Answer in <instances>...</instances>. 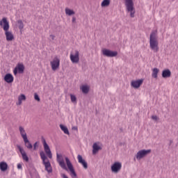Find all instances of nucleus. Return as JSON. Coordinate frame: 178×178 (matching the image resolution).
<instances>
[{"label":"nucleus","mask_w":178,"mask_h":178,"mask_svg":"<svg viewBox=\"0 0 178 178\" xmlns=\"http://www.w3.org/2000/svg\"><path fill=\"white\" fill-rule=\"evenodd\" d=\"M4 80L6 83H13V75H12L11 74H7L5 75L4 76Z\"/></svg>","instance_id":"obj_19"},{"label":"nucleus","mask_w":178,"mask_h":178,"mask_svg":"<svg viewBox=\"0 0 178 178\" xmlns=\"http://www.w3.org/2000/svg\"><path fill=\"white\" fill-rule=\"evenodd\" d=\"M102 52L104 56H107V58H115V56H118V51H113L108 49H103Z\"/></svg>","instance_id":"obj_9"},{"label":"nucleus","mask_w":178,"mask_h":178,"mask_svg":"<svg viewBox=\"0 0 178 178\" xmlns=\"http://www.w3.org/2000/svg\"><path fill=\"white\" fill-rule=\"evenodd\" d=\"M41 138H42V143L43 144L45 154L47 155L49 159H52V152H51L49 145H48V143H47V140H45V138H44V136H42Z\"/></svg>","instance_id":"obj_5"},{"label":"nucleus","mask_w":178,"mask_h":178,"mask_svg":"<svg viewBox=\"0 0 178 178\" xmlns=\"http://www.w3.org/2000/svg\"><path fill=\"white\" fill-rule=\"evenodd\" d=\"M109 5H111V0H103V1L101 3L102 8L109 6Z\"/></svg>","instance_id":"obj_29"},{"label":"nucleus","mask_w":178,"mask_h":178,"mask_svg":"<svg viewBox=\"0 0 178 178\" xmlns=\"http://www.w3.org/2000/svg\"><path fill=\"white\" fill-rule=\"evenodd\" d=\"M72 23H76V17H72Z\"/></svg>","instance_id":"obj_38"},{"label":"nucleus","mask_w":178,"mask_h":178,"mask_svg":"<svg viewBox=\"0 0 178 178\" xmlns=\"http://www.w3.org/2000/svg\"><path fill=\"white\" fill-rule=\"evenodd\" d=\"M17 168L20 170L23 169V166L22 165V163H18Z\"/></svg>","instance_id":"obj_33"},{"label":"nucleus","mask_w":178,"mask_h":178,"mask_svg":"<svg viewBox=\"0 0 178 178\" xmlns=\"http://www.w3.org/2000/svg\"><path fill=\"white\" fill-rule=\"evenodd\" d=\"M159 42H158V32L153 31L150 34L149 47L150 49L155 53L159 51Z\"/></svg>","instance_id":"obj_2"},{"label":"nucleus","mask_w":178,"mask_h":178,"mask_svg":"<svg viewBox=\"0 0 178 178\" xmlns=\"http://www.w3.org/2000/svg\"><path fill=\"white\" fill-rule=\"evenodd\" d=\"M0 170H1V172H6V170H8V163H6V162H0Z\"/></svg>","instance_id":"obj_21"},{"label":"nucleus","mask_w":178,"mask_h":178,"mask_svg":"<svg viewBox=\"0 0 178 178\" xmlns=\"http://www.w3.org/2000/svg\"><path fill=\"white\" fill-rule=\"evenodd\" d=\"M81 90L83 94H88V91H90V89L88 88V86L83 85L81 87Z\"/></svg>","instance_id":"obj_28"},{"label":"nucleus","mask_w":178,"mask_h":178,"mask_svg":"<svg viewBox=\"0 0 178 178\" xmlns=\"http://www.w3.org/2000/svg\"><path fill=\"white\" fill-rule=\"evenodd\" d=\"M17 148H18L20 154H22V159L25 161V162H29V156H27L26 151H24V149H23V147L19 145H17Z\"/></svg>","instance_id":"obj_15"},{"label":"nucleus","mask_w":178,"mask_h":178,"mask_svg":"<svg viewBox=\"0 0 178 178\" xmlns=\"http://www.w3.org/2000/svg\"><path fill=\"white\" fill-rule=\"evenodd\" d=\"M50 65L52 70L55 72V70H58V69H59V66L60 65V60L58 57H55L53 60L50 62Z\"/></svg>","instance_id":"obj_11"},{"label":"nucleus","mask_w":178,"mask_h":178,"mask_svg":"<svg viewBox=\"0 0 178 178\" xmlns=\"http://www.w3.org/2000/svg\"><path fill=\"white\" fill-rule=\"evenodd\" d=\"M148 154H151V149H142L140 150L136 155V158L138 161H140L143 158L147 156Z\"/></svg>","instance_id":"obj_10"},{"label":"nucleus","mask_w":178,"mask_h":178,"mask_svg":"<svg viewBox=\"0 0 178 178\" xmlns=\"http://www.w3.org/2000/svg\"><path fill=\"white\" fill-rule=\"evenodd\" d=\"M70 58L72 63H79V61L80 60L79 51L74 50V51H72Z\"/></svg>","instance_id":"obj_8"},{"label":"nucleus","mask_w":178,"mask_h":178,"mask_svg":"<svg viewBox=\"0 0 178 178\" xmlns=\"http://www.w3.org/2000/svg\"><path fill=\"white\" fill-rule=\"evenodd\" d=\"M0 26L5 33L6 41H13L15 40V36L13 35V33L9 31L10 26L8 18L3 17L2 19L0 20Z\"/></svg>","instance_id":"obj_1"},{"label":"nucleus","mask_w":178,"mask_h":178,"mask_svg":"<svg viewBox=\"0 0 178 178\" xmlns=\"http://www.w3.org/2000/svg\"><path fill=\"white\" fill-rule=\"evenodd\" d=\"M34 98H35V101H38V102H40V96H38V95L37 93H35Z\"/></svg>","instance_id":"obj_32"},{"label":"nucleus","mask_w":178,"mask_h":178,"mask_svg":"<svg viewBox=\"0 0 178 178\" xmlns=\"http://www.w3.org/2000/svg\"><path fill=\"white\" fill-rule=\"evenodd\" d=\"M38 142H35L33 145V149L35 150L37 149V147H38Z\"/></svg>","instance_id":"obj_34"},{"label":"nucleus","mask_w":178,"mask_h":178,"mask_svg":"<svg viewBox=\"0 0 178 178\" xmlns=\"http://www.w3.org/2000/svg\"><path fill=\"white\" fill-rule=\"evenodd\" d=\"M70 98H71V102H76V101L77 99L74 95H70Z\"/></svg>","instance_id":"obj_31"},{"label":"nucleus","mask_w":178,"mask_h":178,"mask_svg":"<svg viewBox=\"0 0 178 178\" xmlns=\"http://www.w3.org/2000/svg\"><path fill=\"white\" fill-rule=\"evenodd\" d=\"M72 130H77V127H73Z\"/></svg>","instance_id":"obj_40"},{"label":"nucleus","mask_w":178,"mask_h":178,"mask_svg":"<svg viewBox=\"0 0 178 178\" xmlns=\"http://www.w3.org/2000/svg\"><path fill=\"white\" fill-rule=\"evenodd\" d=\"M144 80L143 79H138L137 81H132L131 83V86L134 88H140V86L143 84Z\"/></svg>","instance_id":"obj_17"},{"label":"nucleus","mask_w":178,"mask_h":178,"mask_svg":"<svg viewBox=\"0 0 178 178\" xmlns=\"http://www.w3.org/2000/svg\"><path fill=\"white\" fill-rule=\"evenodd\" d=\"M158 73H159V69L154 68L152 74V77L154 79H158Z\"/></svg>","instance_id":"obj_25"},{"label":"nucleus","mask_w":178,"mask_h":178,"mask_svg":"<svg viewBox=\"0 0 178 178\" xmlns=\"http://www.w3.org/2000/svg\"><path fill=\"white\" fill-rule=\"evenodd\" d=\"M17 70H18V73L22 74L24 72V65L19 64L16 67Z\"/></svg>","instance_id":"obj_27"},{"label":"nucleus","mask_w":178,"mask_h":178,"mask_svg":"<svg viewBox=\"0 0 178 178\" xmlns=\"http://www.w3.org/2000/svg\"><path fill=\"white\" fill-rule=\"evenodd\" d=\"M49 37H50V38H51V40H55V35H50Z\"/></svg>","instance_id":"obj_37"},{"label":"nucleus","mask_w":178,"mask_h":178,"mask_svg":"<svg viewBox=\"0 0 178 178\" xmlns=\"http://www.w3.org/2000/svg\"><path fill=\"white\" fill-rule=\"evenodd\" d=\"M19 133L25 141H27V134H26V130H24V128L22 126L19 127Z\"/></svg>","instance_id":"obj_18"},{"label":"nucleus","mask_w":178,"mask_h":178,"mask_svg":"<svg viewBox=\"0 0 178 178\" xmlns=\"http://www.w3.org/2000/svg\"><path fill=\"white\" fill-rule=\"evenodd\" d=\"M127 12H129L131 17H134L136 10H134V2L133 0H124Z\"/></svg>","instance_id":"obj_4"},{"label":"nucleus","mask_w":178,"mask_h":178,"mask_svg":"<svg viewBox=\"0 0 178 178\" xmlns=\"http://www.w3.org/2000/svg\"><path fill=\"white\" fill-rule=\"evenodd\" d=\"M60 128L61 129L62 131H63L65 134H67V136H69L70 133H69V129H67V127L60 124Z\"/></svg>","instance_id":"obj_22"},{"label":"nucleus","mask_w":178,"mask_h":178,"mask_svg":"<svg viewBox=\"0 0 178 178\" xmlns=\"http://www.w3.org/2000/svg\"><path fill=\"white\" fill-rule=\"evenodd\" d=\"M170 76H172V72H170V70H164L162 72V77H163V79H168L169 77H170Z\"/></svg>","instance_id":"obj_20"},{"label":"nucleus","mask_w":178,"mask_h":178,"mask_svg":"<svg viewBox=\"0 0 178 178\" xmlns=\"http://www.w3.org/2000/svg\"><path fill=\"white\" fill-rule=\"evenodd\" d=\"M24 143L25 147H26L28 149H33V145H31V143H30V140H29L28 138H26V140H24Z\"/></svg>","instance_id":"obj_23"},{"label":"nucleus","mask_w":178,"mask_h":178,"mask_svg":"<svg viewBox=\"0 0 178 178\" xmlns=\"http://www.w3.org/2000/svg\"><path fill=\"white\" fill-rule=\"evenodd\" d=\"M65 162H66L67 166L70 172L71 177H72V178L77 177V174H76V171H74L73 165L72 164V162H70V160L69 159V158L65 157Z\"/></svg>","instance_id":"obj_7"},{"label":"nucleus","mask_w":178,"mask_h":178,"mask_svg":"<svg viewBox=\"0 0 178 178\" xmlns=\"http://www.w3.org/2000/svg\"><path fill=\"white\" fill-rule=\"evenodd\" d=\"M74 14L75 13L73 10H71L68 8H65V15H67V16H73Z\"/></svg>","instance_id":"obj_26"},{"label":"nucleus","mask_w":178,"mask_h":178,"mask_svg":"<svg viewBox=\"0 0 178 178\" xmlns=\"http://www.w3.org/2000/svg\"><path fill=\"white\" fill-rule=\"evenodd\" d=\"M56 156L57 162L60 165V168H62V169H64L65 170H67V168L66 167V164H65V161L63 160V157H62V155L57 154Z\"/></svg>","instance_id":"obj_14"},{"label":"nucleus","mask_w":178,"mask_h":178,"mask_svg":"<svg viewBox=\"0 0 178 178\" xmlns=\"http://www.w3.org/2000/svg\"><path fill=\"white\" fill-rule=\"evenodd\" d=\"M17 24L19 25L18 27H19V30H23V29L24 28V25L23 24V21L18 20Z\"/></svg>","instance_id":"obj_30"},{"label":"nucleus","mask_w":178,"mask_h":178,"mask_svg":"<svg viewBox=\"0 0 178 178\" xmlns=\"http://www.w3.org/2000/svg\"><path fill=\"white\" fill-rule=\"evenodd\" d=\"M61 177H62L63 178H68L67 176L66 175H65V174H62V175H61Z\"/></svg>","instance_id":"obj_39"},{"label":"nucleus","mask_w":178,"mask_h":178,"mask_svg":"<svg viewBox=\"0 0 178 178\" xmlns=\"http://www.w3.org/2000/svg\"><path fill=\"white\" fill-rule=\"evenodd\" d=\"M152 119L153 120H158L159 118H158V116H156V115H152Z\"/></svg>","instance_id":"obj_35"},{"label":"nucleus","mask_w":178,"mask_h":178,"mask_svg":"<svg viewBox=\"0 0 178 178\" xmlns=\"http://www.w3.org/2000/svg\"><path fill=\"white\" fill-rule=\"evenodd\" d=\"M122 169V163L115 162L111 165V172L113 173H119Z\"/></svg>","instance_id":"obj_13"},{"label":"nucleus","mask_w":178,"mask_h":178,"mask_svg":"<svg viewBox=\"0 0 178 178\" xmlns=\"http://www.w3.org/2000/svg\"><path fill=\"white\" fill-rule=\"evenodd\" d=\"M92 154L97 155L102 149V145L99 142H96L92 145Z\"/></svg>","instance_id":"obj_12"},{"label":"nucleus","mask_w":178,"mask_h":178,"mask_svg":"<svg viewBox=\"0 0 178 178\" xmlns=\"http://www.w3.org/2000/svg\"><path fill=\"white\" fill-rule=\"evenodd\" d=\"M17 72H19V71L17 70V68L15 67L14 71H13V73H14L15 76H16L17 74Z\"/></svg>","instance_id":"obj_36"},{"label":"nucleus","mask_w":178,"mask_h":178,"mask_svg":"<svg viewBox=\"0 0 178 178\" xmlns=\"http://www.w3.org/2000/svg\"><path fill=\"white\" fill-rule=\"evenodd\" d=\"M40 155L42 161V163L44 165L45 170H47L48 173H52V166L51 165V163L49 162V160H48V157H47L44 151L40 152Z\"/></svg>","instance_id":"obj_3"},{"label":"nucleus","mask_w":178,"mask_h":178,"mask_svg":"<svg viewBox=\"0 0 178 178\" xmlns=\"http://www.w3.org/2000/svg\"><path fill=\"white\" fill-rule=\"evenodd\" d=\"M77 159L79 163H81L84 169H87L88 168V164L86 162V160L83 159V156L80 154H78Z\"/></svg>","instance_id":"obj_16"},{"label":"nucleus","mask_w":178,"mask_h":178,"mask_svg":"<svg viewBox=\"0 0 178 178\" xmlns=\"http://www.w3.org/2000/svg\"><path fill=\"white\" fill-rule=\"evenodd\" d=\"M22 101H26V95L24 94L18 97V103H17V105H22Z\"/></svg>","instance_id":"obj_24"},{"label":"nucleus","mask_w":178,"mask_h":178,"mask_svg":"<svg viewBox=\"0 0 178 178\" xmlns=\"http://www.w3.org/2000/svg\"><path fill=\"white\" fill-rule=\"evenodd\" d=\"M65 162H66L67 166L70 172L71 177H72V178L77 177V174H76V171H74L73 165L72 164V162H70V160L69 159V158L65 157Z\"/></svg>","instance_id":"obj_6"}]
</instances>
